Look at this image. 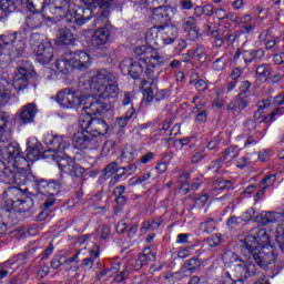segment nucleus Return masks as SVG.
I'll return each mask as SVG.
<instances>
[{
    "label": "nucleus",
    "mask_w": 284,
    "mask_h": 284,
    "mask_svg": "<svg viewBox=\"0 0 284 284\" xmlns=\"http://www.w3.org/2000/svg\"><path fill=\"white\" fill-rule=\"evenodd\" d=\"M135 58L124 59L119 68L124 75H130L135 81L143 74L151 81V87L161 74V67L165 65V59L159 54V51L150 45H140L134 49Z\"/></svg>",
    "instance_id": "nucleus-1"
},
{
    "label": "nucleus",
    "mask_w": 284,
    "mask_h": 284,
    "mask_svg": "<svg viewBox=\"0 0 284 284\" xmlns=\"http://www.w3.org/2000/svg\"><path fill=\"white\" fill-rule=\"evenodd\" d=\"M85 93L88 91H83L82 89L80 91H72L70 88L63 89L58 92L55 101L61 108H65L67 110L83 105V110L85 111L84 116H94L108 110V102L100 94L92 95V93Z\"/></svg>",
    "instance_id": "nucleus-2"
},
{
    "label": "nucleus",
    "mask_w": 284,
    "mask_h": 284,
    "mask_svg": "<svg viewBox=\"0 0 284 284\" xmlns=\"http://www.w3.org/2000/svg\"><path fill=\"white\" fill-rule=\"evenodd\" d=\"M222 258L225 265H234L237 280L227 278L222 281L221 284L245 283L250 276H256V265L252 262L240 260L234 252H225Z\"/></svg>",
    "instance_id": "nucleus-3"
},
{
    "label": "nucleus",
    "mask_w": 284,
    "mask_h": 284,
    "mask_svg": "<svg viewBox=\"0 0 284 284\" xmlns=\"http://www.w3.org/2000/svg\"><path fill=\"white\" fill-rule=\"evenodd\" d=\"M176 37H179V29L172 23L161 27H151L145 34L146 42L150 44L149 47L156 45L158 48L174 43Z\"/></svg>",
    "instance_id": "nucleus-4"
},
{
    "label": "nucleus",
    "mask_w": 284,
    "mask_h": 284,
    "mask_svg": "<svg viewBox=\"0 0 284 284\" xmlns=\"http://www.w3.org/2000/svg\"><path fill=\"white\" fill-rule=\"evenodd\" d=\"M28 74L29 71L26 67H20L14 73L12 84H10L6 79L0 80V105H3L7 101L12 99V90L21 92V90H26V88H28Z\"/></svg>",
    "instance_id": "nucleus-5"
},
{
    "label": "nucleus",
    "mask_w": 284,
    "mask_h": 284,
    "mask_svg": "<svg viewBox=\"0 0 284 284\" xmlns=\"http://www.w3.org/2000/svg\"><path fill=\"white\" fill-rule=\"evenodd\" d=\"M110 83H119V75L110 69H99L87 82L84 80H80L79 88L82 92H88V90L91 92H100L101 87Z\"/></svg>",
    "instance_id": "nucleus-6"
},
{
    "label": "nucleus",
    "mask_w": 284,
    "mask_h": 284,
    "mask_svg": "<svg viewBox=\"0 0 284 284\" xmlns=\"http://www.w3.org/2000/svg\"><path fill=\"white\" fill-rule=\"evenodd\" d=\"M30 47L36 54V61L41 65H48L54 59V49L50 41L42 39L41 34L32 33L30 38Z\"/></svg>",
    "instance_id": "nucleus-7"
},
{
    "label": "nucleus",
    "mask_w": 284,
    "mask_h": 284,
    "mask_svg": "<svg viewBox=\"0 0 284 284\" xmlns=\"http://www.w3.org/2000/svg\"><path fill=\"white\" fill-rule=\"evenodd\" d=\"M0 156L11 163L16 170H21V168H30V162L28 158L21 155V148L19 144H7L0 148Z\"/></svg>",
    "instance_id": "nucleus-8"
},
{
    "label": "nucleus",
    "mask_w": 284,
    "mask_h": 284,
    "mask_svg": "<svg viewBox=\"0 0 284 284\" xmlns=\"http://www.w3.org/2000/svg\"><path fill=\"white\" fill-rule=\"evenodd\" d=\"M3 45H11L8 52L11 60L19 59L26 54V39L21 36L17 37V32L2 36L0 38V49L3 50Z\"/></svg>",
    "instance_id": "nucleus-9"
},
{
    "label": "nucleus",
    "mask_w": 284,
    "mask_h": 284,
    "mask_svg": "<svg viewBox=\"0 0 284 284\" xmlns=\"http://www.w3.org/2000/svg\"><path fill=\"white\" fill-rule=\"evenodd\" d=\"M80 125L83 130L91 133V136H103V134H108V123L105 120L101 118H92L91 115H81L80 116Z\"/></svg>",
    "instance_id": "nucleus-10"
},
{
    "label": "nucleus",
    "mask_w": 284,
    "mask_h": 284,
    "mask_svg": "<svg viewBox=\"0 0 284 284\" xmlns=\"http://www.w3.org/2000/svg\"><path fill=\"white\" fill-rule=\"evenodd\" d=\"M57 165L61 170V172H65L70 174V176H74L79 179L83 176L85 173V169L81 166V164L77 163L74 159H72L68 153H64V156H57Z\"/></svg>",
    "instance_id": "nucleus-11"
},
{
    "label": "nucleus",
    "mask_w": 284,
    "mask_h": 284,
    "mask_svg": "<svg viewBox=\"0 0 284 284\" xmlns=\"http://www.w3.org/2000/svg\"><path fill=\"white\" fill-rule=\"evenodd\" d=\"M21 3H24L27 6V9L29 12H32V14L28 18L27 23L29 28L37 29L41 28L43 26V22L45 21V17L43 13L40 12V10L43 9L44 1L41 3V7H39L37 3H39V0H20Z\"/></svg>",
    "instance_id": "nucleus-12"
},
{
    "label": "nucleus",
    "mask_w": 284,
    "mask_h": 284,
    "mask_svg": "<svg viewBox=\"0 0 284 284\" xmlns=\"http://www.w3.org/2000/svg\"><path fill=\"white\" fill-rule=\"evenodd\" d=\"M270 241L267 236V231L265 229H254L253 234L247 235L244 239L243 247L247 250V252H254V250H258L261 247H265V243Z\"/></svg>",
    "instance_id": "nucleus-13"
},
{
    "label": "nucleus",
    "mask_w": 284,
    "mask_h": 284,
    "mask_svg": "<svg viewBox=\"0 0 284 284\" xmlns=\"http://www.w3.org/2000/svg\"><path fill=\"white\" fill-rule=\"evenodd\" d=\"M248 254H251L258 267H267V265H272L276 261V251L273 246H262L257 250L248 251Z\"/></svg>",
    "instance_id": "nucleus-14"
},
{
    "label": "nucleus",
    "mask_w": 284,
    "mask_h": 284,
    "mask_svg": "<svg viewBox=\"0 0 284 284\" xmlns=\"http://www.w3.org/2000/svg\"><path fill=\"white\" fill-rule=\"evenodd\" d=\"M73 144L79 150H97L101 145V138H97L84 130L73 135Z\"/></svg>",
    "instance_id": "nucleus-15"
},
{
    "label": "nucleus",
    "mask_w": 284,
    "mask_h": 284,
    "mask_svg": "<svg viewBox=\"0 0 284 284\" xmlns=\"http://www.w3.org/2000/svg\"><path fill=\"white\" fill-rule=\"evenodd\" d=\"M9 178L7 180L8 185H27V183H31L34 181V175H32V171L30 166L20 168L17 171H8Z\"/></svg>",
    "instance_id": "nucleus-16"
},
{
    "label": "nucleus",
    "mask_w": 284,
    "mask_h": 284,
    "mask_svg": "<svg viewBox=\"0 0 284 284\" xmlns=\"http://www.w3.org/2000/svg\"><path fill=\"white\" fill-rule=\"evenodd\" d=\"M172 8L160 6L153 9L152 23L153 28H161V26H170L172 21Z\"/></svg>",
    "instance_id": "nucleus-17"
},
{
    "label": "nucleus",
    "mask_w": 284,
    "mask_h": 284,
    "mask_svg": "<svg viewBox=\"0 0 284 284\" xmlns=\"http://www.w3.org/2000/svg\"><path fill=\"white\" fill-rule=\"evenodd\" d=\"M39 109L34 103H28L21 106L20 111L13 118V121H19L20 125H28L29 123H34V119Z\"/></svg>",
    "instance_id": "nucleus-18"
},
{
    "label": "nucleus",
    "mask_w": 284,
    "mask_h": 284,
    "mask_svg": "<svg viewBox=\"0 0 284 284\" xmlns=\"http://www.w3.org/2000/svg\"><path fill=\"white\" fill-rule=\"evenodd\" d=\"M44 143L48 145L49 152H53L54 154H68L65 150L70 148V144L63 140L61 135H47L44 138Z\"/></svg>",
    "instance_id": "nucleus-19"
},
{
    "label": "nucleus",
    "mask_w": 284,
    "mask_h": 284,
    "mask_svg": "<svg viewBox=\"0 0 284 284\" xmlns=\"http://www.w3.org/2000/svg\"><path fill=\"white\" fill-rule=\"evenodd\" d=\"M4 205L11 210V214L16 212H30L34 207V200L32 197L24 199H8L4 202Z\"/></svg>",
    "instance_id": "nucleus-20"
},
{
    "label": "nucleus",
    "mask_w": 284,
    "mask_h": 284,
    "mask_svg": "<svg viewBox=\"0 0 284 284\" xmlns=\"http://www.w3.org/2000/svg\"><path fill=\"white\" fill-rule=\"evenodd\" d=\"M92 17V10H83V14H79L75 10H69L64 17V23H72L71 28H81L85 26L87 21H90Z\"/></svg>",
    "instance_id": "nucleus-21"
},
{
    "label": "nucleus",
    "mask_w": 284,
    "mask_h": 284,
    "mask_svg": "<svg viewBox=\"0 0 284 284\" xmlns=\"http://www.w3.org/2000/svg\"><path fill=\"white\" fill-rule=\"evenodd\" d=\"M71 62L73 64V69L75 70H88L90 65H92V58L85 51H74L70 53Z\"/></svg>",
    "instance_id": "nucleus-22"
},
{
    "label": "nucleus",
    "mask_w": 284,
    "mask_h": 284,
    "mask_svg": "<svg viewBox=\"0 0 284 284\" xmlns=\"http://www.w3.org/2000/svg\"><path fill=\"white\" fill-rule=\"evenodd\" d=\"M156 261V254L152 253V250L144 248L142 253L139 254L138 258H135L131 265L135 272H141L143 267L150 265V263H154Z\"/></svg>",
    "instance_id": "nucleus-23"
},
{
    "label": "nucleus",
    "mask_w": 284,
    "mask_h": 284,
    "mask_svg": "<svg viewBox=\"0 0 284 284\" xmlns=\"http://www.w3.org/2000/svg\"><path fill=\"white\" fill-rule=\"evenodd\" d=\"M250 108V97L247 95H236L229 104L227 112H233L234 116H239L243 110Z\"/></svg>",
    "instance_id": "nucleus-24"
},
{
    "label": "nucleus",
    "mask_w": 284,
    "mask_h": 284,
    "mask_svg": "<svg viewBox=\"0 0 284 284\" xmlns=\"http://www.w3.org/2000/svg\"><path fill=\"white\" fill-rule=\"evenodd\" d=\"M95 92H99L98 95H100V99L103 101H110V99H116L121 90L119 89V82H111L102 85L101 90Z\"/></svg>",
    "instance_id": "nucleus-25"
},
{
    "label": "nucleus",
    "mask_w": 284,
    "mask_h": 284,
    "mask_svg": "<svg viewBox=\"0 0 284 284\" xmlns=\"http://www.w3.org/2000/svg\"><path fill=\"white\" fill-rule=\"evenodd\" d=\"M57 197L47 195L44 203L40 205V213L38 214V221H45L50 216V209L54 207Z\"/></svg>",
    "instance_id": "nucleus-26"
},
{
    "label": "nucleus",
    "mask_w": 284,
    "mask_h": 284,
    "mask_svg": "<svg viewBox=\"0 0 284 284\" xmlns=\"http://www.w3.org/2000/svg\"><path fill=\"white\" fill-rule=\"evenodd\" d=\"M110 40V30L108 28L98 29L91 38L92 45H105Z\"/></svg>",
    "instance_id": "nucleus-27"
},
{
    "label": "nucleus",
    "mask_w": 284,
    "mask_h": 284,
    "mask_svg": "<svg viewBox=\"0 0 284 284\" xmlns=\"http://www.w3.org/2000/svg\"><path fill=\"white\" fill-rule=\"evenodd\" d=\"M55 68L61 74H70V72L74 69V64H72V58H60L55 61Z\"/></svg>",
    "instance_id": "nucleus-28"
},
{
    "label": "nucleus",
    "mask_w": 284,
    "mask_h": 284,
    "mask_svg": "<svg viewBox=\"0 0 284 284\" xmlns=\"http://www.w3.org/2000/svg\"><path fill=\"white\" fill-rule=\"evenodd\" d=\"M271 103H274L275 105H283L284 103V95L280 94L275 98H267L266 100H263L260 105H258V111L257 113L254 114V119H257L258 114L265 110V108H270Z\"/></svg>",
    "instance_id": "nucleus-29"
},
{
    "label": "nucleus",
    "mask_w": 284,
    "mask_h": 284,
    "mask_svg": "<svg viewBox=\"0 0 284 284\" xmlns=\"http://www.w3.org/2000/svg\"><path fill=\"white\" fill-rule=\"evenodd\" d=\"M74 41V34L70 29H59L58 31V45H70Z\"/></svg>",
    "instance_id": "nucleus-30"
},
{
    "label": "nucleus",
    "mask_w": 284,
    "mask_h": 284,
    "mask_svg": "<svg viewBox=\"0 0 284 284\" xmlns=\"http://www.w3.org/2000/svg\"><path fill=\"white\" fill-rule=\"evenodd\" d=\"M97 258H99V246H95L90 252V257L82 260L80 267H83L84 271L90 272V270L94 267V261H97Z\"/></svg>",
    "instance_id": "nucleus-31"
},
{
    "label": "nucleus",
    "mask_w": 284,
    "mask_h": 284,
    "mask_svg": "<svg viewBox=\"0 0 284 284\" xmlns=\"http://www.w3.org/2000/svg\"><path fill=\"white\" fill-rule=\"evenodd\" d=\"M45 154H48V151L41 153L38 146H28L27 149V160L31 163L39 161V159H48V155Z\"/></svg>",
    "instance_id": "nucleus-32"
},
{
    "label": "nucleus",
    "mask_w": 284,
    "mask_h": 284,
    "mask_svg": "<svg viewBox=\"0 0 284 284\" xmlns=\"http://www.w3.org/2000/svg\"><path fill=\"white\" fill-rule=\"evenodd\" d=\"M12 215V210L10 207L6 206H0V236L1 234H6V230H8V225L6 224V221L3 220L4 217L10 219Z\"/></svg>",
    "instance_id": "nucleus-33"
},
{
    "label": "nucleus",
    "mask_w": 284,
    "mask_h": 284,
    "mask_svg": "<svg viewBox=\"0 0 284 284\" xmlns=\"http://www.w3.org/2000/svg\"><path fill=\"white\" fill-rule=\"evenodd\" d=\"M89 8L94 6V8H100L101 10H108L112 8L114 0H82Z\"/></svg>",
    "instance_id": "nucleus-34"
},
{
    "label": "nucleus",
    "mask_w": 284,
    "mask_h": 284,
    "mask_svg": "<svg viewBox=\"0 0 284 284\" xmlns=\"http://www.w3.org/2000/svg\"><path fill=\"white\" fill-rule=\"evenodd\" d=\"M162 224H163V219L156 217V219L143 222L141 230L142 232H148V230H151V231L159 230V227H161Z\"/></svg>",
    "instance_id": "nucleus-35"
},
{
    "label": "nucleus",
    "mask_w": 284,
    "mask_h": 284,
    "mask_svg": "<svg viewBox=\"0 0 284 284\" xmlns=\"http://www.w3.org/2000/svg\"><path fill=\"white\" fill-rule=\"evenodd\" d=\"M123 194H125V185H118L113 189V196H115V203L118 205H125L128 199Z\"/></svg>",
    "instance_id": "nucleus-36"
},
{
    "label": "nucleus",
    "mask_w": 284,
    "mask_h": 284,
    "mask_svg": "<svg viewBox=\"0 0 284 284\" xmlns=\"http://www.w3.org/2000/svg\"><path fill=\"white\" fill-rule=\"evenodd\" d=\"M134 114H136V110L134 108H129L124 115L116 118V125L119 128H125Z\"/></svg>",
    "instance_id": "nucleus-37"
},
{
    "label": "nucleus",
    "mask_w": 284,
    "mask_h": 284,
    "mask_svg": "<svg viewBox=\"0 0 284 284\" xmlns=\"http://www.w3.org/2000/svg\"><path fill=\"white\" fill-rule=\"evenodd\" d=\"M62 184L63 182H59V181L49 182L44 196H53V197L57 196V194L61 192Z\"/></svg>",
    "instance_id": "nucleus-38"
},
{
    "label": "nucleus",
    "mask_w": 284,
    "mask_h": 284,
    "mask_svg": "<svg viewBox=\"0 0 284 284\" xmlns=\"http://www.w3.org/2000/svg\"><path fill=\"white\" fill-rule=\"evenodd\" d=\"M283 216V212H266L264 214H261V217L263 219L264 223H276V221H281Z\"/></svg>",
    "instance_id": "nucleus-39"
},
{
    "label": "nucleus",
    "mask_w": 284,
    "mask_h": 284,
    "mask_svg": "<svg viewBox=\"0 0 284 284\" xmlns=\"http://www.w3.org/2000/svg\"><path fill=\"white\" fill-rule=\"evenodd\" d=\"M239 146H230L226 149L222 154V161H232L233 159H236L240 154Z\"/></svg>",
    "instance_id": "nucleus-40"
},
{
    "label": "nucleus",
    "mask_w": 284,
    "mask_h": 284,
    "mask_svg": "<svg viewBox=\"0 0 284 284\" xmlns=\"http://www.w3.org/2000/svg\"><path fill=\"white\" fill-rule=\"evenodd\" d=\"M108 17H110V13L105 10L100 11V14L94 20V26L99 29L101 28H108Z\"/></svg>",
    "instance_id": "nucleus-41"
},
{
    "label": "nucleus",
    "mask_w": 284,
    "mask_h": 284,
    "mask_svg": "<svg viewBox=\"0 0 284 284\" xmlns=\"http://www.w3.org/2000/svg\"><path fill=\"white\" fill-rule=\"evenodd\" d=\"M120 170H121V168H119V162H111L104 168L103 178L110 179V176H112V174H116V172H120Z\"/></svg>",
    "instance_id": "nucleus-42"
},
{
    "label": "nucleus",
    "mask_w": 284,
    "mask_h": 284,
    "mask_svg": "<svg viewBox=\"0 0 284 284\" xmlns=\"http://www.w3.org/2000/svg\"><path fill=\"white\" fill-rule=\"evenodd\" d=\"M200 227L206 234H212V232H214V230H216V220L210 217L205 222H202L200 224Z\"/></svg>",
    "instance_id": "nucleus-43"
},
{
    "label": "nucleus",
    "mask_w": 284,
    "mask_h": 284,
    "mask_svg": "<svg viewBox=\"0 0 284 284\" xmlns=\"http://www.w3.org/2000/svg\"><path fill=\"white\" fill-rule=\"evenodd\" d=\"M68 6H70V0H51L50 2L51 10H58L60 14Z\"/></svg>",
    "instance_id": "nucleus-44"
},
{
    "label": "nucleus",
    "mask_w": 284,
    "mask_h": 284,
    "mask_svg": "<svg viewBox=\"0 0 284 284\" xmlns=\"http://www.w3.org/2000/svg\"><path fill=\"white\" fill-rule=\"evenodd\" d=\"M212 68H213V70H215V72H222V70L227 68V57L226 55H222V57L217 58L213 62Z\"/></svg>",
    "instance_id": "nucleus-45"
},
{
    "label": "nucleus",
    "mask_w": 284,
    "mask_h": 284,
    "mask_svg": "<svg viewBox=\"0 0 284 284\" xmlns=\"http://www.w3.org/2000/svg\"><path fill=\"white\" fill-rule=\"evenodd\" d=\"M12 139V135L10 132H8V126L6 124H0V143H6V141H10ZM7 144H0L1 148H6Z\"/></svg>",
    "instance_id": "nucleus-46"
},
{
    "label": "nucleus",
    "mask_w": 284,
    "mask_h": 284,
    "mask_svg": "<svg viewBox=\"0 0 284 284\" xmlns=\"http://www.w3.org/2000/svg\"><path fill=\"white\" fill-rule=\"evenodd\" d=\"M11 169L6 166V162L0 160V182L8 183V179L10 176Z\"/></svg>",
    "instance_id": "nucleus-47"
},
{
    "label": "nucleus",
    "mask_w": 284,
    "mask_h": 284,
    "mask_svg": "<svg viewBox=\"0 0 284 284\" xmlns=\"http://www.w3.org/2000/svg\"><path fill=\"white\" fill-rule=\"evenodd\" d=\"M0 8L2 12L7 13L14 12V10H17L12 0H0Z\"/></svg>",
    "instance_id": "nucleus-48"
},
{
    "label": "nucleus",
    "mask_w": 284,
    "mask_h": 284,
    "mask_svg": "<svg viewBox=\"0 0 284 284\" xmlns=\"http://www.w3.org/2000/svg\"><path fill=\"white\" fill-rule=\"evenodd\" d=\"M49 183L50 182L45 180L34 181L33 187H36L39 194H42L43 196H45V192L48 191Z\"/></svg>",
    "instance_id": "nucleus-49"
},
{
    "label": "nucleus",
    "mask_w": 284,
    "mask_h": 284,
    "mask_svg": "<svg viewBox=\"0 0 284 284\" xmlns=\"http://www.w3.org/2000/svg\"><path fill=\"white\" fill-rule=\"evenodd\" d=\"M65 255L58 254L51 260V267L52 270H59L61 265H65Z\"/></svg>",
    "instance_id": "nucleus-50"
},
{
    "label": "nucleus",
    "mask_w": 284,
    "mask_h": 284,
    "mask_svg": "<svg viewBox=\"0 0 284 284\" xmlns=\"http://www.w3.org/2000/svg\"><path fill=\"white\" fill-rule=\"evenodd\" d=\"M256 74L258 77L267 78L272 74V68H270V64H261L256 69Z\"/></svg>",
    "instance_id": "nucleus-51"
},
{
    "label": "nucleus",
    "mask_w": 284,
    "mask_h": 284,
    "mask_svg": "<svg viewBox=\"0 0 284 284\" xmlns=\"http://www.w3.org/2000/svg\"><path fill=\"white\" fill-rule=\"evenodd\" d=\"M186 267L190 270V272H194V270H199L201 267V260L199 256H194L186 261Z\"/></svg>",
    "instance_id": "nucleus-52"
},
{
    "label": "nucleus",
    "mask_w": 284,
    "mask_h": 284,
    "mask_svg": "<svg viewBox=\"0 0 284 284\" xmlns=\"http://www.w3.org/2000/svg\"><path fill=\"white\" fill-rule=\"evenodd\" d=\"M206 243L210 247H219L223 243V240L220 234H214L206 239Z\"/></svg>",
    "instance_id": "nucleus-53"
},
{
    "label": "nucleus",
    "mask_w": 284,
    "mask_h": 284,
    "mask_svg": "<svg viewBox=\"0 0 284 284\" xmlns=\"http://www.w3.org/2000/svg\"><path fill=\"white\" fill-rule=\"evenodd\" d=\"M134 94L132 92H124V97L122 99V108H134Z\"/></svg>",
    "instance_id": "nucleus-54"
},
{
    "label": "nucleus",
    "mask_w": 284,
    "mask_h": 284,
    "mask_svg": "<svg viewBox=\"0 0 284 284\" xmlns=\"http://www.w3.org/2000/svg\"><path fill=\"white\" fill-rule=\"evenodd\" d=\"M136 149L128 148L122 152V159H128V161H134L136 159Z\"/></svg>",
    "instance_id": "nucleus-55"
},
{
    "label": "nucleus",
    "mask_w": 284,
    "mask_h": 284,
    "mask_svg": "<svg viewBox=\"0 0 284 284\" xmlns=\"http://www.w3.org/2000/svg\"><path fill=\"white\" fill-rule=\"evenodd\" d=\"M250 88H252V83L247 80L243 81L240 85L239 97H247L250 94Z\"/></svg>",
    "instance_id": "nucleus-56"
},
{
    "label": "nucleus",
    "mask_w": 284,
    "mask_h": 284,
    "mask_svg": "<svg viewBox=\"0 0 284 284\" xmlns=\"http://www.w3.org/2000/svg\"><path fill=\"white\" fill-rule=\"evenodd\" d=\"M182 26H183L184 30L187 32V31L192 30L193 28H196V19H194V17H189L183 20Z\"/></svg>",
    "instance_id": "nucleus-57"
},
{
    "label": "nucleus",
    "mask_w": 284,
    "mask_h": 284,
    "mask_svg": "<svg viewBox=\"0 0 284 284\" xmlns=\"http://www.w3.org/2000/svg\"><path fill=\"white\" fill-rule=\"evenodd\" d=\"M252 165V160L247 156H242L236 161V168L240 170H245V168H250Z\"/></svg>",
    "instance_id": "nucleus-58"
},
{
    "label": "nucleus",
    "mask_w": 284,
    "mask_h": 284,
    "mask_svg": "<svg viewBox=\"0 0 284 284\" xmlns=\"http://www.w3.org/2000/svg\"><path fill=\"white\" fill-rule=\"evenodd\" d=\"M210 200V194L204 193L195 199V207H205V203Z\"/></svg>",
    "instance_id": "nucleus-59"
},
{
    "label": "nucleus",
    "mask_w": 284,
    "mask_h": 284,
    "mask_svg": "<svg viewBox=\"0 0 284 284\" xmlns=\"http://www.w3.org/2000/svg\"><path fill=\"white\" fill-rule=\"evenodd\" d=\"M189 41H199L201 39V33L199 32V27H195L187 31Z\"/></svg>",
    "instance_id": "nucleus-60"
},
{
    "label": "nucleus",
    "mask_w": 284,
    "mask_h": 284,
    "mask_svg": "<svg viewBox=\"0 0 284 284\" xmlns=\"http://www.w3.org/2000/svg\"><path fill=\"white\" fill-rule=\"evenodd\" d=\"M230 185H232L230 181H215L213 184V190H230Z\"/></svg>",
    "instance_id": "nucleus-61"
},
{
    "label": "nucleus",
    "mask_w": 284,
    "mask_h": 284,
    "mask_svg": "<svg viewBox=\"0 0 284 284\" xmlns=\"http://www.w3.org/2000/svg\"><path fill=\"white\" fill-rule=\"evenodd\" d=\"M223 141V138H221V135H216L214 139H212L209 143H207V150H216V148H219L221 145V142Z\"/></svg>",
    "instance_id": "nucleus-62"
},
{
    "label": "nucleus",
    "mask_w": 284,
    "mask_h": 284,
    "mask_svg": "<svg viewBox=\"0 0 284 284\" xmlns=\"http://www.w3.org/2000/svg\"><path fill=\"white\" fill-rule=\"evenodd\" d=\"M223 163H225V162H224L223 158L221 156L220 159H216L210 163L209 170H215V172H219V170H221L223 168Z\"/></svg>",
    "instance_id": "nucleus-63"
},
{
    "label": "nucleus",
    "mask_w": 284,
    "mask_h": 284,
    "mask_svg": "<svg viewBox=\"0 0 284 284\" xmlns=\"http://www.w3.org/2000/svg\"><path fill=\"white\" fill-rule=\"evenodd\" d=\"M206 154H205V150H200L197 152H195V154L192 156V163H201V161H203L205 159Z\"/></svg>",
    "instance_id": "nucleus-64"
}]
</instances>
